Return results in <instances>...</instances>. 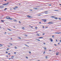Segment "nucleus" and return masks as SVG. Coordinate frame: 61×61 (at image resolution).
<instances>
[{"label":"nucleus","instance_id":"f257e3e1","mask_svg":"<svg viewBox=\"0 0 61 61\" xmlns=\"http://www.w3.org/2000/svg\"><path fill=\"white\" fill-rule=\"evenodd\" d=\"M6 19H10V20H12V19L10 18V17H9V16L6 17Z\"/></svg>","mask_w":61,"mask_h":61},{"label":"nucleus","instance_id":"f03ea898","mask_svg":"<svg viewBox=\"0 0 61 61\" xmlns=\"http://www.w3.org/2000/svg\"><path fill=\"white\" fill-rule=\"evenodd\" d=\"M51 18H55V19H57V18L56 17L54 16H51Z\"/></svg>","mask_w":61,"mask_h":61},{"label":"nucleus","instance_id":"7ed1b4c3","mask_svg":"<svg viewBox=\"0 0 61 61\" xmlns=\"http://www.w3.org/2000/svg\"><path fill=\"white\" fill-rule=\"evenodd\" d=\"M9 3H5L4 4L2 5H8Z\"/></svg>","mask_w":61,"mask_h":61},{"label":"nucleus","instance_id":"20e7f679","mask_svg":"<svg viewBox=\"0 0 61 61\" xmlns=\"http://www.w3.org/2000/svg\"><path fill=\"white\" fill-rule=\"evenodd\" d=\"M42 20L43 21H44V22H46V19H43Z\"/></svg>","mask_w":61,"mask_h":61},{"label":"nucleus","instance_id":"39448f33","mask_svg":"<svg viewBox=\"0 0 61 61\" xmlns=\"http://www.w3.org/2000/svg\"><path fill=\"white\" fill-rule=\"evenodd\" d=\"M44 13H45L46 14H48V11H45L44 12Z\"/></svg>","mask_w":61,"mask_h":61},{"label":"nucleus","instance_id":"423d86ee","mask_svg":"<svg viewBox=\"0 0 61 61\" xmlns=\"http://www.w3.org/2000/svg\"><path fill=\"white\" fill-rule=\"evenodd\" d=\"M4 6H0V8H4Z\"/></svg>","mask_w":61,"mask_h":61},{"label":"nucleus","instance_id":"0eeeda50","mask_svg":"<svg viewBox=\"0 0 61 61\" xmlns=\"http://www.w3.org/2000/svg\"><path fill=\"white\" fill-rule=\"evenodd\" d=\"M60 32L58 33V32H57L55 33V34H60Z\"/></svg>","mask_w":61,"mask_h":61},{"label":"nucleus","instance_id":"6e6552de","mask_svg":"<svg viewBox=\"0 0 61 61\" xmlns=\"http://www.w3.org/2000/svg\"><path fill=\"white\" fill-rule=\"evenodd\" d=\"M13 21H14V22H17V20H16L14 19L13 20Z\"/></svg>","mask_w":61,"mask_h":61},{"label":"nucleus","instance_id":"1a4fd4ad","mask_svg":"<svg viewBox=\"0 0 61 61\" xmlns=\"http://www.w3.org/2000/svg\"><path fill=\"white\" fill-rule=\"evenodd\" d=\"M50 40H51V42H53V40H52V38H51L50 39Z\"/></svg>","mask_w":61,"mask_h":61},{"label":"nucleus","instance_id":"9d476101","mask_svg":"<svg viewBox=\"0 0 61 61\" xmlns=\"http://www.w3.org/2000/svg\"><path fill=\"white\" fill-rule=\"evenodd\" d=\"M27 16L28 17V18H30V17H31V16L29 15H27Z\"/></svg>","mask_w":61,"mask_h":61},{"label":"nucleus","instance_id":"9b49d317","mask_svg":"<svg viewBox=\"0 0 61 61\" xmlns=\"http://www.w3.org/2000/svg\"><path fill=\"white\" fill-rule=\"evenodd\" d=\"M58 54H59V52H58L56 53V55H58Z\"/></svg>","mask_w":61,"mask_h":61},{"label":"nucleus","instance_id":"f8f14e48","mask_svg":"<svg viewBox=\"0 0 61 61\" xmlns=\"http://www.w3.org/2000/svg\"><path fill=\"white\" fill-rule=\"evenodd\" d=\"M36 40L38 41H40V40L39 39H36Z\"/></svg>","mask_w":61,"mask_h":61},{"label":"nucleus","instance_id":"ddd939ff","mask_svg":"<svg viewBox=\"0 0 61 61\" xmlns=\"http://www.w3.org/2000/svg\"><path fill=\"white\" fill-rule=\"evenodd\" d=\"M54 23L53 22H51V24H53Z\"/></svg>","mask_w":61,"mask_h":61},{"label":"nucleus","instance_id":"4468645a","mask_svg":"<svg viewBox=\"0 0 61 61\" xmlns=\"http://www.w3.org/2000/svg\"><path fill=\"white\" fill-rule=\"evenodd\" d=\"M48 24H51V22H48L47 23Z\"/></svg>","mask_w":61,"mask_h":61},{"label":"nucleus","instance_id":"2eb2a0df","mask_svg":"<svg viewBox=\"0 0 61 61\" xmlns=\"http://www.w3.org/2000/svg\"><path fill=\"white\" fill-rule=\"evenodd\" d=\"M7 29H8V30H9V31H12V30H10V29L9 28H8Z\"/></svg>","mask_w":61,"mask_h":61},{"label":"nucleus","instance_id":"dca6fc26","mask_svg":"<svg viewBox=\"0 0 61 61\" xmlns=\"http://www.w3.org/2000/svg\"><path fill=\"white\" fill-rule=\"evenodd\" d=\"M43 48L44 49H45V50H46V48L45 47H44Z\"/></svg>","mask_w":61,"mask_h":61},{"label":"nucleus","instance_id":"f3484780","mask_svg":"<svg viewBox=\"0 0 61 61\" xmlns=\"http://www.w3.org/2000/svg\"><path fill=\"white\" fill-rule=\"evenodd\" d=\"M25 46H28V47H29V46H28V45H27L25 44Z\"/></svg>","mask_w":61,"mask_h":61},{"label":"nucleus","instance_id":"a211bd4d","mask_svg":"<svg viewBox=\"0 0 61 61\" xmlns=\"http://www.w3.org/2000/svg\"><path fill=\"white\" fill-rule=\"evenodd\" d=\"M22 28V29H23V30H25V28L24 27H23V28Z\"/></svg>","mask_w":61,"mask_h":61},{"label":"nucleus","instance_id":"6ab92c4d","mask_svg":"<svg viewBox=\"0 0 61 61\" xmlns=\"http://www.w3.org/2000/svg\"><path fill=\"white\" fill-rule=\"evenodd\" d=\"M1 22H4V21H5V20H1Z\"/></svg>","mask_w":61,"mask_h":61},{"label":"nucleus","instance_id":"aec40b11","mask_svg":"<svg viewBox=\"0 0 61 61\" xmlns=\"http://www.w3.org/2000/svg\"><path fill=\"white\" fill-rule=\"evenodd\" d=\"M33 9H35V10H36L37 9V8H34Z\"/></svg>","mask_w":61,"mask_h":61},{"label":"nucleus","instance_id":"412c9836","mask_svg":"<svg viewBox=\"0 0 61 61\" xmlns=\"http://www.w3.org/2000/svg\"><path fill=\"white\" fill-rule=\"evenodd\" d=\"M11 58L12 59H13V58H14V56H12Z\"/></svg>","mask_w":61,"mask_h":61},{"label":"nucleus","instance_id":"4be33fe9","mask_svg":"<svg viewBox=\"0 0 61 61\" xmlns=\"http://www.w3.org/2000/svg\"><path fill=\"white\" fill-rule=\"evenodd\" d=\"M15 49H17V47H16L15 46Z\"/></svg>","mask_w":61,"mask_h":61},{"label":"nucleus","instance_id":"5701e85b","mask_svg":"<svg viewBox=\"0 0 61 61\" xmlns=\"http://www.w3.org/2000/svg\"><path fill=\"white\" fill-rule=\"evenodd\" d=\"M37 36H40V35L39 34H37Z\"/></svg>","mask_w":61,"mask_h":61},{"label":"nucleus","instance_id":"b1692460","mask_svg":"<svg viewBox=\"0 0 61 61\" xmlns=\"http://www.w3.org/2000/svg\"><path fill=\"white\" fill-rule=\"evenodd\" d=\"M29 54H31V51H29Z\"/></svg>","mask_w":61,"mask_h":61},{"label":"nucleus","instance_id":"393cba45","mask_svg":"<svg viewBox=\"0 0 61 61\" xmlns=\"http://www.w3.org/2000/svg\"><path fill=\"white\" fill-rule=\"evenodd\" d=\"M9 44L10 45H11V46L12 45V44L11 43H10Z\"/></svg>","mask_w":61,"mask_h":61},{"label":"nucleus","instance_id":"a878e982","mask_svg":"<svg viewBox=\"0 0 61 61\" xmlns=\"http://www.w3.org/2000/svg\"><path fill=\"white\" fill-rule=\"evenodd\" d=\"M46 53V52H45V51H44V53H43V54H45Z\"/></svg>","mask_w":61,"mask_h":61},{"label":"nucleus","instance_id":"bb28decb","mask_svg":"<svg viewBox=\"0 0 61 61\" xmlns=\"http://www.w3.org/2000/svg\"><path fill=\"white\" fill-rule=\"evenodd\" d=\"M0 46H3V45L1 44H0Z\"/></svg>","mask_w":61,"mask_h":61},{"label":"nucleus","instance_id":"cd10ccee","mask_svg":"<svg viewBox=\"0 0 61 61\" xmlns=\"http://www.w3.org/2000/svg\"><path fill=\"white\" fill-rule=\"evenodd\" d=\"M54 46H57V45H56V44H54Z\"/></svg>","mask_w":61,"mask_h":61},{"label":"nucleus","instance_id":"c85d7f7f","mask_svg":"<svg viewBox=\"0 0 61 61\" xmlns=\"http://www.w3.org/2000/svg\"><path fill=\"white\" fill-rule=\"evenodd\" d=\"M15 8H18V7L17 6H15Z\"/></svg>","mask_w":61,"mask_h":61},{"label":"nucleus","instance_id":"c756f323","mask_svg":"<svg viewBox=\"0 0 61 61\" xmlns=\"http://www.w3.org/2000/svg\"><path fill=\"white\" fill-rule=\"evenodd\" d=\"M7 9V8H5V9H4L5 10H6Z\"/></svg>","mask_w":61,"mask_h":61},{"label":"nucleus","instance_id":"7c9ffc66","mask_svg":"<svg viewBox=\"0 0 61 61\" xmlns=\"http://www.w3.org/2000/svg\"><path fill=\"white\" fill-rule=\"evenodd\" d=\"M42 35H43V36H44V35H45V33H43Z\"/></svg>","mask_w":61,"mask_h":61},{"label":"nucleus","instance_id":"2f4dec72","mask_svg":"<svg viewBox=\"0 0 61 61\" xmlns=\"http://www.w3.org/2000/svg\"><path fill=\"white\" fill-rule=\"evenodd\" d=\"M7 49V50H9V49L8 48Z\"/></svg>","mask_w":61,"mask_h":61},{"label":"nucleus","instance_id":"473e14b6","mask_svg":"<svg viewBox=\"0 0 61 61\" xmlns=\"http://www.w3.org/2000/svg\"><path fill=\"white\" fill-rule=\"evenodd\" d=\"M24 36H27L26 35H25Z\"/></svg>","mask_w":61,"mask_h":61},{"label":"nucleus","instance_id":"72a5a7b5","mask_svg":"<svg viewBox=\"0 0 61 61\" xmlns=\"http://www.w3.org/2000/svg\"><path fill=\"white\" fill-rule=\"evenodd\" d=\"M46 59H47V56H46Z\"/></svg>","mask_w":61,"mask_h":61},{"label":"nucleus","instance_id":"f704fd0d","mask_svg":"<svg viewBox=\"0 0 61 61\" xmlns=\"http://www.w3.org/2000/svg\"><path fill=\"white\" fill-rule=\"evenodd\" d=\"M55 11H58V10H55Z\"/></svg>","mask_w":61,"mask_h":61},{"label":"nucleus","instance_id":"c9c22d12","mask_svg":"<svg viewBox=\"0 0 61 61\" xmlns=\"http://www.w3.org/2000/svg\"><path fill=\"white\" fill-rule=\"evenodd\" d=\"M43 38V37H40V38Z\"/></svg>","mask_w":61,"mask_h":61},{"label":"nucleus","instance_id":"e433bc0d","mask_svg":"<svg viewBox=\"0 0 61 61\" xmlns=\"http://www.w3.org/2000/svg\"><path fill=\"white\" fill-rule=\"evenodd\" d=\"M52 37L54 38V36H52Z\"/></svg>","mask_w":61,"mask_h":61},{"label":"nucleus","instance_id":"4c0bfd02","mask_svg":"<svg viewBox=\"0 0 61 61\" xmlns=\"http://www.w3.org/2000/svg\"><path fill=\"white\" fill-rule=\"evenodd\" d=\"M59 20H61V18H59Z\"/></svg>","mask_w":61,"mask_h":61},{"label":"nucleus","instance_id":"58836bf2","mask_svg":"<svg viewBox=\"0 0 61 61\" xmlns=\"http://www.w3.org/2000/svg\"><path fill=\"white\" fill-rule=\"evenodd\" d=\"M35 28H36V29H37V27H35Z\"/></svg>","mask_w":61,"mask_h":61},{"label":"nucleus","instance_id":"ea45409f","mask_svg":"<svg viewBox=\"0 0 61 61\" xmlns=\"http://www.w3.org/2000/svg\"><path fill=\"white\" fill-rule=\"evenodd\" d=\"M6 53H8V52L7 51H6Z\"/></svg>","mask_w":61,"mask_h":61},{"label":"nucleus","instance_id":"a19ab883","mask_svg":"<svg viewBox=\"0 0 61 61\" xmlns=\"http://www.w3.org/2000/svg\"><path fill=\"white\" fill-rule=\"evenodd\" d=\"M19 38V39H21V38H20V37H19V38Z\"/></svg>","mask_w":61,"mask_h":61},{"label":"nucleus","instance_id":"79ce46f5","mask_svg":"<svg viewBox=\"0 0 61 61\" xmlns=\"http://www.w3.org/2000/svg\"><path fill=\"white\" fill-rule=\"evenodd\" d=\"M15 8H13V9H15Z\"/></svg>","mask_w":61,"mask_h":61},{"label":"nucleus","instance_id":"37998d69","mask_svg":"<svg viewBox=\"0 0 61 61\" xmlns=\"http://www.w3.org/2000/svg\"><path fill=\"white\" fill-rule=\"evenodd\" d=\"M8 55H10V53H9L8 54Z\"/></svg>","mask_w":61,"mask_h":61},{"label":"nucleus","instance_id":"c03bdc74","mask_svg":"<svg viewBox=\"0 0 61 61\" xmlns=\"http://www.w3.org/2000/svg\"><path fill=\"white\" fill-rule=\"evenodd\" d=\"M14 53L15 54H16V52H14Z\"/></svg>","mask_w":61,"mask_h":61},{"label":"nucleus","instance_id":"a18cd8bd","mask_svg":"<svg viewBox=\"0 0 61 61\" xmlns=\"http://www.w3.org/2000/svg\"><path fill=\"white\" fill-rule=\"evenodd\" d=\"M43 28H45V27L44 26H43Z\"/></svg>","mask_w":61,"mask_h":61},{"label":"nucleus","instance_id":"49530a36","mask_svg":"<svg viewBox=\"0 0 61 61\" xmlns=\"http://www.w3.org/2000/svg\"><path fill=\"white\" fill-rule=\"evenodd\" d=\"M43 44H44V45H45L46 44V43H43Z\"/></svg>","mask_w":61,"mask_h":61},{"label":"nucleus","instance_id":"de8ad7c7","mask_svg":"<svg viewBox=\"0 0 61 61\" xmlns=\"http://www.w3.org/2000/svg\"><path fill=\"white\" fill-rule=\"evenodd\" d=\"M19 23H21V22H20V21H19Z\"/></svg>","mask_w":61,"mask_h":61},{"label":"nucleus","instance_id":"09e8293b","mask_svg":"<svg viewBox=\"0 0 61 61\" xmlns=\"http://www.w3.org/2000/svg\"><path fill=\"white\" fill-rule=\"evenodd\" d=\"M49 5V6H51V4Z\"/></svg>","mask_w":61,"mask_h":61},{"label":"nucleus","instance_id":"8fccbe9b","mask_svg":"<svg viewBox=\"0 0 61 61\" xmlns=\"http://www.w3.org/2000/svg\"><path fill=\"white\" fill-rule=\"evenodd\" d=\"M9 60H10V59H11V58H9Z\"/></svg>","mask_w":61,"mask_h":61},{"label":"nucleus","instance_id":"3c124183","mask_svg":"<svg viewBox=\"0 0 61 61\" xmlns=\"http://www.w3.org/2000/svg\"><path fill=\"white\" fill-rule=\"evenodd\" d=\"M31 28H33V26H31Z\"/></svg>","mask_w":61,"mask_h":61},{"label":"nucleus","instance_id":"603ef678","mask_svg":"<svg viewBox=\"0 0 61 61\" xmlns=\"http://www.w3.org/2000/svg\"><path fill=\"white\" fill-rule=\"evenodd\" d=\"M26 58H28V57H26Z\"/></svg>","mask_w":61,"mask_h":61},{"label":"nucleus","instance_id":"864d4df0","mask_svg":"<svg viewBox=\"0 0 61 61\" xmlns=\"http://www.w3.org/2000/svg\"><path fill=\"white\" fill-rule=\"evenodd\" d=\"M56 42H57V40H56Z\"/></svg>","mask_w":61,"mask_h":61},{"label":"nucleus","instance_id":"5fc2aeb1","mask_svg":"<svg viewBox=\"0 0 61 61\" xmlns=\"http://www.w3.org/2000/svg\"><path fill=\"white\" fill-rule=\"evenodd\" d=\"M39 23H40V24H41V22H39Z\"/></svg>","mask_w":61,"mask_h":61},{"label":"nucleus","instance_id":"6e6d98bb","mask_svg":"<svg viewBox=\"0 0 61 61\" xmlns=\"http://www.w3.org/2000/svg\"><path fill=\"white\" fill-rule=\"evenodd\" d=\"M60 42H61V40H60Z\"/></svg>","mask_w":61,"mask_h":61},{"label":"nucleus","instance_id":"4d7b16f0","mask_svg":"<svg viewBox=\"0 0 61 61\" xmlns=\"http://www.w3.org/2000/svg\"><path fill=\"white\" fill-rule=\"evenodd\" d=\"M49 51H51V50H49Z\"/></svg>","mask_w":61,"mask_h":61},{"label":"nucleus","instance_id":"13d9d810","mask_svg":"<svg viewBox=\"0 0 61 61\" xmlns=\"http://www.w3.org/2000/svg\"><path fill=\"white\" fill-rule=\"evenodd\" d=\"M0 28H2V27L1 26H0Z\"/></svg>","mask_w":61,"mask_h":61},{"label":"nucleus","instance_id":"bf43d9fd","mask_svg":"<svg viewBox=\"0 0 61 61\" xmlns=\"http://www.w3.org/2000/svg\"><path fill=\"white\" fill-rule=\"evenodd\" d=\"M58 45H59V44H60V43H58Z\"/></svg>","mask_w":61,"mask_h":61},{"label":"nucleus","instance_id":"052dcab7","mask_svg":"<svg viewBox=\"0 0 61 61\" xmlns=\"http://www.w3.org/2000/svg\"><path fill=\"white\" fill-rule=\"evenodd\" d=\"M40 15H38V16H40Z\"/></svg>","mask_w":61,"mask_h":61},{"label":"nucleus","instance_id":"680f3d73","mask_svg":"<svg viewBox=\"0 0 61 61\" xmlns=\"http://www.w3.org/2000/svg\"><path fill=\"white\" fill-rule=\"evenodd\" d=\"M8 46V47H10V46Z\"/></svg>","mask_w":61,"mask_h":61},{"label":"nucleus","instance_id":"e2e57ef3","mask_svg":"<svg viewBox=\"0 0 61 61\" xmlns=\"http://www.w3.org/2000/svg\"><path fill=\"white\" fill-rule=\"evenodd\" d=\"M6 57H8V56H6Z\"/></svg>","mask_w":61,"mask_h":61},{"label":"nucleus","instance_id":"0e129e2a","mask_svg":"<svg viewBox=\"0 0 61 61\" xmlns=\"http://www.w3.org/2000/svg\"><path fill=\"white\" fill-rule=\"evenodd\" d=\"M5 1H6V0H5Z\"/></svg>","mask_w":61,"mask_h":61},{"label":"nucleus","instance_id":"69168bd1","mask_svg":"<svg viewBox=\"0 0 61 61\" xmlns=\"http://www.w3.org/2000/svg\"><path fill=\"white\" fill-rule=\"evenodd\" d=\"M39 38H40V37L39 38Z\"/></svg>","mask_w":61,"mask_h":61},{"label":"nucleus","instance_id":"338daca9","mask_svg":"<svg viewBox=\"0 0 61 61\" xmlns=\"http://www.w3.org/2000/svg\"><path fill=\"white\" fill-rule=\"evenodd\" d=\"M11 39L12 40V38H11Z\"/></svg>","mask_w":61,"mask_h":61},{"label":"nucleus","instance_id":"774afa93","mask_svg":"<svg viewBox=\"0 0 61 61\" xmlns=\"http://www.w3.org/2000/svg\"><path fill=\"white\" fill-rule=\"evenodd\" d=\"M59 5H61V4H60Z\"/></svg>","mask_w":61,"mask_h":61}]
</instances>
